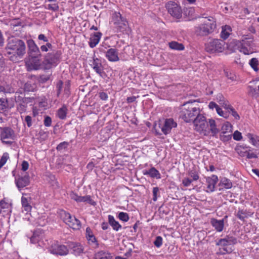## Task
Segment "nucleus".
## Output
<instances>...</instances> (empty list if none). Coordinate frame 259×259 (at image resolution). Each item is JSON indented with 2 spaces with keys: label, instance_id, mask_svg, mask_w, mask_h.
I'll return each mask as SVG.
<instances>
[{
  "label": "nucleus",
  "instance_id": "49530a36",
  "mask_svg": "<svg viewBox=\"0 0 259 259\" xmlns=\"http://www.w3.org/2000/svg\"><path fill=\"white\" fill-rule=\"evenodd\" d=\"M118 218L121 221L125 222H127L129 220L128 214L127 213L124 212H119L118 215Z\"/></svg>",
  "mask_w": 259,
  "mask_h": 259
},
{
  "label": "nucleus",
  "instance_id": "9b49d317",
  "mask_svg": "<svg viewBox=\"0 0 259 259\" xmlns=\"http://www.w3.org/2000/svg\"><path fill=\"white\" fill-rule=\"evenodd\" d=\"M168 13L174 17L179 19L182 17L181 7L174 2H169L165 6Z\"/></svg>",
  "mask_w": 259,
  "mask_h": 259
},
{
  "label": "nucleus",
  "instance_id": "b1692460",
  "mask_svg": "<svg viewBox=\"0 0 259 259\" xmlns=\"http://www.w3.org/2000/svg\"><path fill=\"white\" fill-rule=\"evenodd\" d=\"M208 123L209 133L211 132L212 136H215L220 132V130L217 127L215 120L212 119H209Z\"/></svg>",
  "mask_w": 259,
  "mask_h": 259
},
{
  "label": "nucleus",
  "instance_id": "4d7b16f0",
  "mask_svg": "<svg viewBox=\"0 0 259 259\" xmlns=\"http://www.w3.org/2000/svg\"><path fill=\"white\" fill-rule=\"evenodd\" d=\"M229 112L231 113L236 120H238L240 119L239 115L233 107L231 108Z\"/></svg>",
  "mask_w": 259,
  "mask_h": 259
},
{
  "label": "nucleus",
  "instance_id": "7ed1b4c3",
  "mask_svg": "<svg viewBox=\"0 0 259 259\" xmlns=\"http://www.w3.org/2000/svg\"><path fill=\"white\" fill-rule=\"evenodd\" d=\"M212 20L208 19L203 23L200 24L195 27V32L198 36H207L212 33L216 28L215 21L211 18Z\"/></svg>",
  "mask_w": 259,
  "mask_h": 259
},
{
  "label": "nucleus",
  "instance_id": "13d9d810",
  "mask_svg": "<svg viewBox=\"0 0 259 259\" xmlns=\"http://www.w3.org/2000/svg\"><path fill=\"white\" fill-rule=\"evenodd\" d=\"M70 85V84L69 80H67V81L65 82V86H64V93H65V94H66L67 95H69V93H70V92H69Z\"/></svg>",
  "mask_w": 259,
  "mask_h": 259
},
{
  "label": "nucleus",
  "instance_id": "ddd939ff",
  "mask_svg": "<svg viewBox=\"0 0 259 259\" xmlns=\"http://www.w3.org/2000/svg\"><path fill=\"white\" fill-rule=\"evenodd\" d=\"M50 251L51 253L54 254L64 255L68 254V249L67 247L64 245L54 244L52 245L50 249Z\"/></svg>",
  "mask_w": 259,
  "mask_h": 259
},
{
  "label": "nucleus",
  "instance_id": "423d86ee",
  "mask_svg": "<svg viewBox=\"0 0 259 259\" xmlns=\"http://www.w3.org/2000/svg\"><path fill=\"white\" fill-rule=\"evenodd\" d=\"M225 42L218 39H214L205 44V50L210 53L222 52L224 50Z\"/></svg>",
  "mask_w": 259,
  "mask_h": 259
},
{
  "label": "nucleus",
  "instance_id": "20e7f679",
  "mask_svg": "<svg viewBox=\"0 0 259 259\" xmlns=\"http://www.w3.org/2000/svg\"><path fill=\"white\" fill-rule=\"evenodd\" d=\"M195 127V130L200 134L204 136H208L209 130L208 128V123L205 116L202 113H200L192 121Z\"/></svg>",
  "mask_w": 259,
  "mask_h": 259
},
{
  "label": "nucleus",
  "instance_id": "f257e3e1",
  "mask_svg": "<svg viewBox=\"0 0 259 259\" xmlns=\"http://www.w3.org/2000/svg\"><path fill=\"white\" fill-rule=\"evenodd\" d=\"M6 47L7 53L11 55L10 59L12 61H18L26 54V46L21 39L14 37H9Z\"/></svg>",
  "mask_w": 259,
  "mask_h": 259
},
{
  "label": "nucleus",
  "instance_id": "603ef678",
  "mask_svg": "<svg viewBox=\"0 0 259 259\" xmlns=\"http://www.w3.org/2000/svg\"><path fill=\"white\" fill-rule=\"evenodd\" d=\"M233 139L236 141H240L242 138L241 133L238 131H235L233 135Z\"/></svg>",
  "mask_w": 259,
  "mask_h": 259
},
{
  "label": "nucleus",
  "instance_id": "79ce46f5",
  "mask_svg": "<svg viewBox=\"0 0 259 259\" xmlns=\"http://www.w3.org/2000/svg\"><path fill=\"white\" fill-rule=\"evenodd\" d=\"M25 98L24 95L22 91H19L15 92L14 98L16 103L20 102Z\"/></svg>",
  "mask_w": 259,
  "mask_h": 259
},
{
  "label": "nucleus",
  "instance_id": "c9c22d12",
  "mask_svg": "<svg viewBox=\"0 0 259 259\" xmlns=\"http://www.w3.org/2000/svg\"><path fill=\"white\" fill-rule=\"evenodd\" d=\"M9 108V106L7 98L6 97L0 98V110L5 111Z\"/></svg>",
  "mask_w": 259,
  "mask_h": 259
},
{
  "label": "nucleus",
  "instance_id": "37998d69",
  "mask_svg": "<svg viewBox=\"0 0 259 259\" xmlns=\"http://www.w3.org/2000/svg\"><path fill=\"white\" fill-rule=\"evenodd\" d=\"M249 64L255 71H257L258 70V68L257 67L258 61L257 59L255 58H252L249 61Z\"/></svg>",
  "mask_w": 259,
  "mask_h": 259
},
{
  "label": "nucleus",
  "instance_id": "09e8293b",
  "mask_svg": "<svg viewBox=\"0 0 259 259\" xmlns=\"http://www.w3.org/2000/svg\"><path fill=\"white\" fill-rule=\"evenodd\" d=\"M50 75H45V74L41 75H40V76L39 77L38 81L40 83H44L46 82L48 80H49L50 79Z\"/></svg>",
  "mask_w": 259,
  "mask_h": 259
},
{
  "label": "nucleus",
  "instance_id": "dca6fc26",
  "mask_svg": "<svg viewBox=\"0 0 259 259\" xmlns=\"http://www.w3.org/2000/svg\"><path fill=\"white\" fill-rule=\"evenodd\" d=\"M106 57L110 62H116L119 60L117 50L115 49H109L106 53Z\"/></svg>",
  "mask_w": 259,
  "mask_h": 259
},
{
  "label": "nucleus",
  "instance_id": "2f4dec72",
  "mask_svg": "<svg viewBox=\"0 0 259 259\" xmlns=\"http://www.w3.org/2000/svg\"><path fill=\"white\" fill-rule=\"evenodd\" d=\"M108 220L109 224L112 227L114 230L117 231L120 228H121V226L119 224L118 222L115 220L113 216L109 215L108 216Z\"/></svg>",
  "mask_w": 259,
  "mask_h": 259
},
{
  "label": "nucleus",
  "instance_id": "58836bf2",
  "mask_svg": "<svg viewBox=\"0 0 259 259\" xmlns=\"http://www.w3.org/2000/svg\"><path fill=\"white\" fill-rule=\"evenodd\" d=\"M169 47L173 50H183L184 46L182 44L178 43L176 41H171L169 43Z\"/></svg>",
  "mask_w": 259,
  "mask_h": 259
},
{
  "label": "nucleus",
  "instance_id": "f8f14e48",
  "mask_svg": "<svg viewBox=\"0 0 259 259\" xmlns=\"http://www.w3.org/2000/svg\"><path fill=\"white\" fill-rule=\"evenodd\" d=\"M91 66L97 74H98L101 77H103V74H105V72L104 71V67L102 63L101 59L96 58L94 56Z\"/></svg>",
  "mask_w": 259,
  "mask_h": 259
},
{
  "label": "nucleus",
  "instance_id": "7c9ffc66",
  "mask_svg": "<svg viewBox=\"0 0 259 259\" xmlns=\"http://www.w3.org/2000/svg\"><path fill=\"white\" fill-rule=\"evenodd\" d=\"M70 246L72 249V253L76 255L80 254L83 251L82 247L80 244L71 243Z\"/></svg>",
  "mask_w": 259,
  "mask_h": 259
},
{
  "label": "nucleus",
  "instance_id": "864d4df0",
  "mask_svg": "<svg viewBox=\"0 0 259 259\" xmlns=\"http://www.w3.org/2000/svg\"><path fill=\"white\" fill-rule=\"evenodd\" d=\"M189 174L190 177L193 178V180L194 181H197V180L199 179V177L198 172H197L196 171L194 170H191L190 171H189Z\"/></svg>",
  "mask_w": 259,
  "mask_h": 259
},
{
  "label": "nucleus",
  "instance_id": "5701e85b",
  "mask_svg": "<svg viewBox=\"0 0 259 259\" xmlns=\"http://www.w3.org/2000/svg\"><path fill=\"white\" fill-rule=\"evenodd\" d=\"M101 35V32H96L91 35L89 41V46L91 48H94L99 43Z\"/></svg>",
  "mask_w": 259,
  "mask_h": 259
},
{
  "label": "nucleus",
  "instance_id": "69168bd1",
  "mask_svg": "<svg viewBox=\"0 0 259 259\" xmlns=\"http://www.w3.org/2000/svg\"><path fill=\"white\" fill-rule=\"evenodd\" d=\"M69 196L71 199L78 202V200H79V196H78L77 194L74 193L73 192H71L69 194Z\"/></svg>",
  "mask_w": 259,
  "mask_h": 259
},
{
  "label": "nucleus",
  "instance_id": "6ab92c4d",
  "mask_svg": "<svg viewBox=\"0 0 259 259\" xmlns=\"http://www.w3.org/2000/svg\"><path fill=\"white\" fill-rule=\"evenodd\" d=\"M16 184L18 189L23 188L29 184V177L25 175L23 177H19L18 179H16Z\"/></svg>",
  "mask_w": 259,
  "mask_h": 259
},
{
  "label": "nucleus",
  "instance_id": "bf43d9fd",
  "mask_svg": "<svg viewBox=\"0 0 259 259\" xmlns=\"http://www.w3.org/2000/svg\"><path fill=\"white\" fill-rule=\"evenodd\" d=\"M52 123V119L50 117L46 116L44 119V124L46 126H50Z\"/></svg>",
  "mask_w": 259,
  "mask_h": 259
},
{
  "label": "nucleus",
  "instance_id": "c756f323",
  "mask_svg": "<svg viewBox=\"0 0 259 259\" xmlns=\"http://www.w3.org/2000/svg\"><path fill=\"white\" fill-rule=\"evenodd\" d=\"M144 175H148L152 178L156 179L160 178V174L159 172L154 167L151 168L149 170H146L144 172Z\"/></svg>",
  "mask_w": 259,
  "mask_h": 259
},
{
  "label": "nucleus",
  "instance_id": "ea45409f",
  "mask_svg": "<svg viewBox=\"0 0 259 259\" xmlns=\"http://www.w3.org/2000/svg\"><path fill=\"white\" fill-rule=\"evenodd\" d=\"M87 202L88 203L93 205H96V202L91 199V196L89 195H86L84 196H79V200H78V202Z\"/></svg>",
  "mask_w": 259,
  "mask_h": 259
},
{
  "label": "nucleus",
  "instance_id": "4be33fe9",
  "mask_svg": "<svg viewBox=\"0 0 259 259\" xmlns=\"http://www.w3.org/2000/svg\"><path fill=\"white\" fill-rule=\"evenodd\" d=\"M218 181V177L216 175H212L211 177L206 180L207 183V189L210 192L214 191L215 186Z\"/></svg>",
  "mask_w": 259,
  "mask_h": 259
},
{
  "label": "nucleus",
  "instance_id": "a878e982",
  "mask_svg": "<svg viewBox=\"0 0 259 259\" xmlns=\"http://www.w3.org/2000/svg\"><path fill=\"white\" fill-rule=\"evenodd\" d=\"M219 186L222 187V189L225 188L226 189H229L232 187L233 184L230 180L224 177L221 179ZM220 189L221 190L222 188Z\"/></svg>",
  "mask_w": 259,
  "mask_h": 259
},
{
  "label": "nucleus",
  "instance_id": "6e6d98bb",
  "mask_svg": "<svg viewBox=\"0 0 259 259\" xmlns=\"http://www.w3.org/2000/svg\"><path fill=\"white\" fill-rule=\"evenodd\" d=\"M252 42V38L251 37H245L242 39V45L251 46V44Z\"/></svg>",
  "mask_w": 259,
  "mask_h": 259
},
{
  "label": "nucleus",
  "instance_id": "c85d7f7f",
  "mask_svg": "<svg viewBox=\"0 0 259 259\" xmlns=\"http://www.w3.org/2000/svg\"><path fill=\"white\" fill-rule=\"evenodd\" d=\"M37 86L35 81L32 80L27 81L24 84V89L26 92H34Z\"/></svg>",
  "mask_w": 259,
  "mask_h": 259
},
{
  "label": "nucleus",
  "instance_id": "bb28decb",
  "mask_svg": "<svg viewBox=\"0 0 259 259\" xmlns=\"http://www.w3.org/2000/svg\"><path fill=\"white\" fill-rule=\"evenodd\" d=\"M67 222V225L74 230H79L81 227L80 221L75 217H72L71 220Z\"/></svg>",
  "mask_w": 259,
  "mask_h": 259
},
{
  "label": "nucleus",
  "instance_id": "412c9836",
  "mask_svg": "<svg viewBox=\"0 0 259 259\" xmlns=\"http://www.w3.org/2000/svg\"><path fill=\"white\" fill-rule=\"evenodd\" d=\"M15 92V89L12 86L6 81H0V93L11 94Z\"/></svg>",
  "mask_w": 259,
  "mask_h": 259
},
{
  "label": "nucleus",
  "instance_id": "0eeeda50",
  "mask_svg": "<svg viewBox=\"0 0 259 259\" xmlns=\"http://www.w3.org/2000/svg\"><path fill=\"white\" fill-rule=\"evenodd\" d=\"M1 139L3 143L11 145L14 140L15 135L14 131L10 127H1Z\"/></svg>",
  "mask_w": 259,
  "mask_h": 259
},
{
  "label": "nucleus",
  "instance_id": "a18cd8bd",
  "mask_svg": "<svg viewBox=\"0 0 259 259\" xmlns=\"http://www.w3.org/2000/svg\"><path fill=\"white\" fill-rule=\"evenodd\" d=\"M9 158V154L7 152L4 153L0 159V169L5 164Z\"/></svg>",
  "mask_w": 259,
  "mask_h": 259
},
{
  "label": "nucleus",
  "instance_id": "c03bdc74",
  "mask_svg": "<svg viewBox=\"0 0 259 259\" xmlns=\"http://www.w3.org/2000/svg\"><path fill=\"white\" fill-rule=\"evenodd\" d=\"M221 130V133L227 134L228 133H231L232 131V125L229 122H227L222 126Z\"/></svg>",
  "mask_w": 259,
  "mask_h": 259
},
{
  "label": "nucleus",
  "instance_id": "6e6552de",
  "mask_svg": "<svg viewBox=\"0 0 259 259\" xmlns=\"http://www.w3.org/2000/svg\"><path fill=\"white\" fill-rule=\"evenodd\" d=\"M41 57H29L25 62V66L28 71L37 70L40 68Z\"/></svg>",
  "mask_w": 259,
  "mask_h": 259
},
{
  "label": "nucleus",
  "instance_id": "aec40b11",
  "mask_svg": "<svg viewBox=\"0 0 259 259\" xmlns=\"http://www.w3.org/2000/svg\"><path fill=\"white\" fill-rule=\"evenodd\" d=\"M32 99L31 98L26 97L23 100L17 104V110L20 113H23L25 111L27 104L32 102Z\"/></svg>",
  "mask_w": 259,
  "mask_h": 259
},
{
  "label": "nucleus",
  "instance_id": "a211bd4d",
  "mask_svg": "<svg viewBox=\"0 0 259 259\" xmlns=\"http://www.w3.org/2000/svg\"><path fill=\"white\" fill-rule=\"evenodd\" d=\"M210 223L217 232H221L223 230L224 227V219L218 220L217 219L212 218Z\"/></svg>",
  "mask_w": 259,
  "mask_h": 259
},
{
  "label": "nucleus",
  "instance_id": "5fc2aeb1",
  "mask_svg": "<svg viewBox=\"0 0 259 259\" xmlns=\"http://www.w3.org/2000/svg\"><path fill=\"white\" fill-rule=\"evenodd\" d=\"M162 243V238L160 236H157L154 242V245L157 247H159Z\"/></svg>",
  "mask_w": 259,
  "mask_h": 259
},
{
  "label": "nucleus",
  "instance_id": "a19ab883",
  "mask_svg": "<svg viewBox=\"0 0 259 259\" xmlns=\"http://www.w3.org/2000/svg\"><path fill=\"white\" fill-rule=\"evenodd\" d=\"M233 249L229 247V246H222V247L220 248L219 251L218 252V254H225L227 253H230L232 252Z\"/></svg>",
  "mask_w": 259,
  "mask_h": 259
},
{
  "label": "nucleus",
  "instance_id": "8fccbe9b",
  "mask_svg": "<svg viewBox=\"0 0 259 259\" xmlns=\"http://www.w3.org/2000/svg\"><path fill=\"white\" fill-rule=\"evenodd\" d=\"M63 85V82L62 80H59L56 84V88L57 90V95L58 97L60 95V94L61 93Z\"/></svg>",
  "mask_w": 259,
  "mask_h": 259
},
{
  "label": "nucleus",
  "instance_id": "0e129e2a",
  "mask_svg": "<svg viewBox=\"0 0 259 259\" xmlns=\"http://www.w3.org/2000/svg\"><path fill=\"white\" fill-rule=\"evenodd\" d=\"M69 196L71 199L78 202V200H79V196H78L77 194L74 193L73 192H71L69 194Z\"/></svg>",
  "mask_w": 259,
  "mask_h": 259
},
{
  "label": "nucleus",
  "instance_id": "338daca9",
  "mask_svg": "<svg viewBox=\"0 0 259 259\" xmlns=\"http://www.w3.org/2000/svg\"><path fill=\"white\" fill-rule=\"evenodd\" d=\"M39 237L35 233H34L33 236L30 238V241L32 243H36L38 241Z\"/></svg>",
  "mask_w": 259,
  "mask_h": 259
},
{
  "label": "nucleus",
  "instance_id": "e433bc0d",
  "mask_svg": "<svg viewBox=\"0 0 259 259\" xmlns=\"http://www.w3.org/2000/svg\"><path fill=\"white\" fill-rule=\"evenodd\" d=\"M61 218L63 220L64 222L67 224V221H69L72 218L70 213L66 212L63 210H61L59 212Z\"/></svg>",
  "mask_w": 259,
  "mask_h": 259
},
{
  "label": "nucleus",
  "instance_id": "3c124183",
  "mask_svg": "<svg viewBox=\"0 0 259 259\" xmlns=\"http://www.w3.org/2000/svg\"><path fill=\"white\" fill-rule=\"evenodd\" d=\"M52 45L50 42H47L45 45H42L40 47V50L42 52H47L49 49H52Z\"/></svg>",
  "mask_w": 259,
  "mask_h": 259
},
{
  "label": "nucleus",
  "instance_id": "680f3d73",
  "mask_svg": "<svg viewBox=\"0 0 259 259\" xmlns=\"http://www.w3.org/2000/svg\"><path fill=\"white\" fill-rule=\"evenodd\" d=\"M250 150H247V154H246V157L248 159H251V158H257V155L253 152H250Z\"/></svg>",
  "mask_w": 259,
  "mask_h": 259
},
{
  "label": "nucleus",
  "instance_id": "cd10ccee",
  "mask_svg": "<svg viewBox=\"0 0 259 259\" xmlns=\"http://www.w3.org/2000/svg\"><path fill=\"white\" fill-rule=\"evenodd\" d=\"M86 237L90 243H95L96 246H98L96 238L94 235L91 229L89 227H88L86 229Z\"/></svg>",
  "mask_w": 259,
  "mask_h": 259
},
{
  "label": "nucleus",
  "instance_id": "473e14b6",
  "mask_svg": "<svg viewBox=\"0 0 259 259\" xmlns=\"http://www.w3.org/2000/svg\"><path fill=\"white\" fill-rule=\"evenodd\" d=\"M231 31V28L229 26L226 25L222 27V30L221 33V38L224 39H227L229 37Z\"/></svg>",
  "mask_w": 259,
  "mask_h": 259
},
{
  "label": "nucleus",
  "instance_id": "f704fd0d",
  "mask_svg": "<svg viewBox=\"0 0 259 259\" xmlns=\"http://www.w3.org/2000/svg\"><path fill=\"white\" fill-rule=\"evenodd\" d=\"M247 138L249 139V142L254 146H259V137L254 136L251 134H248L247 135Z\"/></svg>",
  "mask_w": 259,
  "mask_h": 259
},
{
  "label": "nucleus",
  "instance_id": "de8ad7c7",
  "mask_svg": "<svg viewBox=\"0 0 259 259\" xmlns=\"http://www.w3.org/2000/svg\"><path fill=\"white\" fill-rule=\"evenodd\" d=\"M220 139L223 142H227L230 140L232 138V135L230 134H224L221 133L220 134Z\"/></svg>",
  "mask_w": 259,
  "mask_h": 259
},
{
  "label": "nucleus",
  "instance_id": "393cba45",
  "mask_svg": "<svg viewBox=\"0 0 259 259\" xmlns=\"http://www.w3.org/2000/svg\"><path fill=\"white\" fill-rule=\"evenodd\" d=\"M30 200L31 198L29 197H26L23 196L21 197V203L22 207L27 213L30 211L32 208L30 204Z\"/></svg>",
  "mask_w": 259,
  "mask_h": 259
},
{
  "label": "nucleus",
  "instance_id": "39448f33",
  "mask_svg": "<svg viewBox=\"0 0 259 259\" xmlns=\"http://www.w3.org/2000/svg\"><path fill=\"white\" fill-rule=\"evenodd\" d=\"M112 22L114 25V28L117 32H123L127 27L128 22L126 19L122 16L121 14L117 12L113 13L112 16Z\"/></svg>",
  "mask_w": 259,
  "mask_h": 259
},
{
  "label": "nucleus",
  "instance_id": "1a4fd4ad",
  "mask_svg": "<svg viewBox=\"0 0 259 259\" xmlns=\"http://www.w3.org/2000/svg\"><path fill=\"white\" fill-rule=\"evenodd\" d=\"M60 55L61 53L59 51L47 54L45 57L44 64L47 65L48 68L51 67L52 65H56L59 61Z\"/></svg>",
  "mask_w": 259,
  "mask_h": 259
},
{
  "label": "nucleus",
  "instance_id": "4468645a",
  "mask_svg": "<svg viewBox=\"0 0 259 259\" xmlns=\"http://www.w3.org/2000/svg\"><path fill=\"white\" fill-rule=\"evenodd\" d=\"M29 57H41L39 49L33 40L28 41Z\"/></svg>",
  "mask_w": 259,
  "mask_h": 259
},
{
  "label": "nucleus",
  "instance_id": "2eb2a0df",
  "mask_svg": "<svg viewBox=\"0 0 259 259\" xmlns=\"http://www.w3.org/2000/svg\"><path fill=\"white\" fill-rule=\"evenodd\" d=\"M237 243V239L233 237L227 236L225 238L220 239L216 243L217 245L221 246H227L233 245Z\"/></svg>",
  "mask_w": 259,
  "mask_h": 259
},
{
  "label": "nucleus",
  "instance_id": "72a5a7b5",
  "mask_svg": "<svg viewBox=\"0 0 259 259\" xmlns=\"http://www.w3.org/2000/svg\"><path fill=\"white\" fill-rule=\"evenodd\" d=\"M95 259H111L112 256L108 252L101 251L95 254Z\"/></svg>",
  "mask_w": 259,
  "mask_h": 259
},
{
  "label": "nucleus",
  "instance_id": "052dcab7",
  "mask_svg": "<svg viewBox=\"0 0 259 259\" xmlns=\"http://www.w3.org/2000/svg\"><path fill=\"white\" fill-rule=\"evenodd\" d=\"M48 8L53 11H57L59 10V6L57 4L48 5Z\"/></svg>",
  "mask_w": 259,
  "mask_h": 259
},
{
  "label": "nucleus",
  "instance_id": "e2e57ef3",
  "mask_svg": "<svg viewBox=\"0 0 259 259\" xmlns=\"http://www.w3.org/2000/svg\"><path fill=\"white\" fill-rule=\"evenodd\" d=\"M25 121L28 127H29L32 126V123L31 116L29 115L26 116L25 118Z\"/></svg>",
  "mask_w": 259,
  "mask_h": 259
},
{
  "label": "nucleus",
  "instance_id": "4c0bfd02",
  "mask_svg": "<svg viewBox=\"0 0 259 259\" xmlns=\"http://www.w3.org/2000/svg\"><path fill=\"white\" fill-rule=\"evenodd\" d=\"M67 108L65 105L63 106L58 111V116L61 119H64L66 117Z\"/></svg>",
  "mask_w": 259,
  "mask_h": 259
},
{
  "label": "nucleus",
  "instance_id": "9d476101",
  "mask_svg": "<svg viewBox=\"0 0 259 259\" xmlns=\"http://www.w3.org/2000/svg\"><path fill=\"white\" fill-rule=\"evenodd\" d=\"M177 123L172 118L165 119L163 123H159L158 128L164 135L168 134L172 128L176 127Z\"/></svg>",
  "mask_w": 259,
  "mask_h": 259
},
{
  "label": "nucleus",
  "instance_id": "f3484780",
  "mask_svg": "<svg viewBox=\"0 0 259 259\" xmlns=\"http://www.w3.org/2000/svg\"><path fill=\"white\" fill-rule=\"evenodd\" d=\"M250 83L253 84V85H250L248 87V93L249 94L255 98L259 97V82L258 81H253L252 82H250Z\"/></svg>",
  "mask_w": 259,
  "mask_h": 259
},
{
  "label": "nucleus",
  "instance_id": "774afa93",
  "mask_svg": "<svg viewBox=\"0 0 259 259\" xmlns=\"http://www.w3.org/2000/svg\"><path fill=\"white\" fill-rule=\"evenodd\" d=\"M192 183V180L189 178H185L182 181V184L185 187L189 186Z\"/></svg>",
  "mask_w": 259,
  "mask_h": 259
},
{
  "label": "nucleus",
  "instance_id": "f03ea898",
  "mask_svg": "<svg viewBox=\"0 0 259 259\" xmlns=\"http://www.w3.org/2000/svg\"><path fill=\"white\" fill-rule=\"evenodd\" d=\"M192 101L185 103L181 107L180 117L186 122H192L200 113L201 110L199 107L194 105Z\"/></svg>",
  "mask_w": 259,
  "mask_h": 259
}]
</instances>
